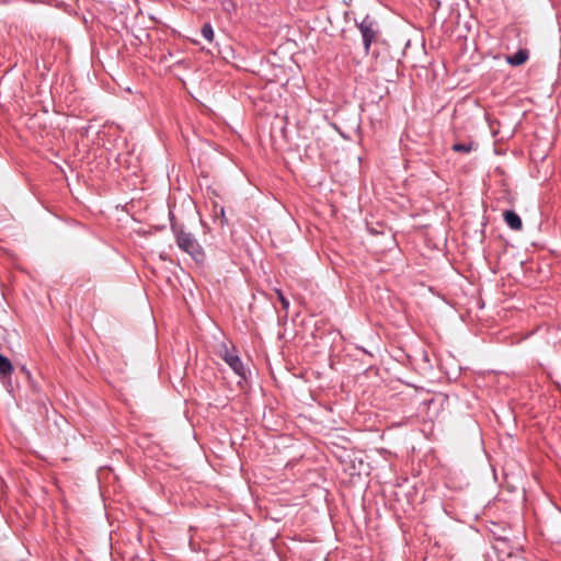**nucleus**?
Wrapping results in <instances>:
<instances>
[{
    "label": "nucleus",
    "mask_w": 561,
    "mask_h": 561,
    "mask_svg": "<svg viewBox=\"0 0 561 561\" xmlns=\"http://www.w3.org/2000/svg\"><path fill=\"white\" fill-rule=\"evenodd\" d=\"M176 243L181 250L190 254L196 262L203 260L202 248L192 234L180 231L176 234Z\"/></svg>",
    "instance_id": "1"
},
{
    "label": "nucleus",
    "mask_w": 561,
    "mask_h": 561,
    "mask_svg": "<svg viewBox=\"0 0 561 561\" xmlns=\"http://www.w3.org/2000/svg\"><path fill=\"white\" fill-rule=\"evenodd\" d=\"M13 371L11 362L0 354V377L10 376Z\"/></svg>",
    "instance_id": "5"
},
{
    "label": "nucleus",
    "mask_w": 561,
    "mask_h": 561,
    "mask_svg": "<svg viewBox=\"0 0 561 561\" xmlns=\"http://www.w3.org/2000/svg\"><path fill=\"white\" fill-rule=\"evenodd\" d=\"M472 146L471 144L469 145H466V144H455L453 146V149L457 152H469L471 150Z\"/></svg>",
    "instance_id": "8"
},
{
    "label": "nucleus",
    "mask_w": 561,
    "mask_h": 561,
    "mask_svg": "<svg viewBox=\"0 0 561 561\" xmlns=\"http://www.w3.org/2000/svg\"><path fill=\"white\" fill-rule=\"evenodd\" d=\"M202 35L208 41L211 42L214 39V31L209 24H205L202 28Z\"/></svg>",
    "instance_id": "7"
},
{
    "label": "nucleus",
    "mask_w": 561,
    "mask_h": 561,
    "mask_svg": "<svg viewBox=\"0 0 561 561\" xmlns=\"http://www.w3.org/2000/svg\"><path fill=\"white\" fill-rule=\"evenodd\" d=\"M276 293H277V296H278V298H279V300L282 302L283 308L287 309L289 307L288 300L283 296L280 290H276Z\"/></svg>",
    "instance_id": "9"
},
{
    "label": "nucleus",
    "mask_w": 561,
    "mask_h": 561,
    "mask_svg": "<svg viewBox=\"0 0 561 561\" xmlns=\"http://www.w3.org/2000/svg\"><path fill=\"white\" fill-rule=\"evenodd\" d=\"M503 217H504V221L511 229H513L515 231L522 230V228H523L522 219L515 211L506 210V211H504Z\"/></svg>",
    "instance_id": "4"
},
{
    "label": "nucleus",
    "mask_w": 561,
    "mask_h": 561,
    "mask_svg": "<svg viewBox=\"0 0 561 561\" xmlns=\"http://www.w3.org/2000/svg\"><path fill=\"white\" fill-rule=\"evenodd\" d=\"M222 359L230 366V368L239 376H245V369L239 356L230 352L225 345H222Z\"/></svg>",
    "instance_id": "2"
},
{
    "label": "nucleus",
    "mask_w": 561,
    "mask_h": 561,
    "mask_svg": "<svg viewBox=\"0 0 561 561\" xmlns=\"http://www.w3.org/2000/svg\"><path fill=\"white\" fill-rule=\"evenodd\" d=\"M359 30L364 39L365 50L368 51L376 34L375 24L373 20H370L369 18H365L359 23Z\"/></svg>",
    "instance_id": "3"
},
{
    "label": "nucleus",
    "mask_w": 561,
    "mask_h": 561,
    "mask_svg": "<svg viewBox=\"0 0 561 561\" xmlns=\"http://www.w3.org/2000/svg\"><path fill=\"white\" fill-rule=\"evenodd\" d=\"M226 216H225V210L224 208H220V222L221 225L226 224Z\"/></svg>",
    "instance_id": "10"
},
{
    "label": "nucleus",
    "mask_w": 561,
    "mask_h": 561,
    "mask_svg": "<svg viewBox=\"0 0 561 561\" xmlns=\"http://www.w3.org/2000/svg\"><path fill=\"white\" fill-rule=\"evenodd\" d=\"M528 58V54L525 50H519L513 56L507 57V62L513 66L523 65Z\"/></svg>",
    "instance_id": "6"
}]
</instances>
